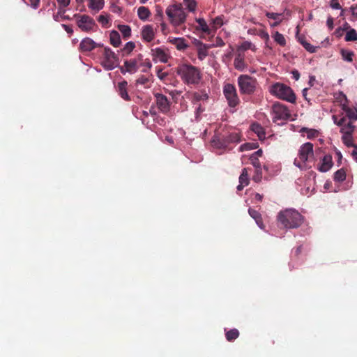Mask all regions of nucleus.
I'll return each mask as SVG.
<instances>
[{"label": "nucleus", "mask_w": 357, "mask_h": 357, "mask_svg": "<svg viewBox=\"0 0 357 357\" xmlns=\"http://www.w3.org/2000/svg\"><path fill=\"white\" fill-rule=\"evenodd\" d=\"M343 113L332 116L335 125L340 127V132L342 134L341 139L346 146H355L353 134L356 129L354 123L357 121V106H349L342 104Z\"/></svg>", "instance_id": "1"}, {"label": "nucleus", "mask_w": 357, "mask_h": 357, "mask_svg": "<svg viewBox=\"0 0 357 357\" xmlns=\"http://www.w3.org/2000/svg\"><path fill=\"white\" fill-rule=\"evenodd\" d=\"M278 222L285 229H296L303 222V216L296 210L287 208L278 214Z\"/></svg>", "instance_id": "2"}, {"label": "nucleus", "mask_w": 357, "mask_h": 357, "mask_svg": "<svg viewBox=\"0 0 357 357\" xmlns=\"http://www.w3.org/2000/svg\"><path fill=\"white\" fill-rule=\"evenodd\" d=\"M170 23L174 26H179L185 23L187 13L185 11L182 3H173L169 5L165 10Z\"/></svg>", "instance_id": "3"}, {"label": "nucleus", "mask_w": 357, "mask_h": 357, "mask_svg": "<svg viewBox=\"0 0 357 357\" xmlns=\"http://www.w3.org/2000/svg\"><path fill=\"white\" fill-rule=\"evenodd\" d=\"M239 141L240 136L238 133H218L213 136L211 143L213 146L218 149H225L230 144L238 143Z\"/></svg>", "instance_id": "4"}, {"label": "nucleus", "mask_w": 357, "mask_h": 357, "mask_svg": "<svg viewBox=\"0 0 357 357\" xmlns=\"http://www.w3.org/2000/svg\"><path fill=\"white\" fill-rule=\"evenodd\" d=\"M271 92L280 99L291 103L296 102V95L293 90L284 84L276 83L273 84L271 87Z\"/></svg>", "instance_id": "5"}, {"label": "nucleus", "mask_w": 357, "mask_h": 357, "mask_svg": "<svg viewBox=\"0 0 357 357\" xmlns=\"http://www.w3.org/2000/svg\"><path fill=\"white\" fill-rule=\"evenodd\" d=\"M313 144L310 142L303 144L298 151L299 159H295L294 164L300 169L304 167V164L313 156Z\"/></svg>", "instance_id": "6"}, {"label": "nucleus", "mask_w": 357, "mask_h": 357, "mask_svg": "<svg viewBox=\"0 0 357 357\" xmlns=\"http://www.w3.org/2000/svg\"><path fill=\"white\" fill-rule=\"evenodd\" d=\"M177 73L187 84H197L201 79L198 68H177Z\"/></svg>", "instance_id": "7"}, {"label": "nucleus", "mask_w": 357, "mask_h": 357, "mask_svg": "<svg viewBox=\"0 0 357 357\" xmlns=\"http://www.w3.org/2000/svg\"><path fill=\"white\" fill-rule=\"evenodd\" d=\"M76 24L82 31L89 32L94 30L96 27L95 20L87 15H75Z\"/></svg>", "instance_id": "8"}, {"label": "nucleus", "mask_w": 357, "mask_h": 357, "mask_svg": "<svg viewBox=\"0 0 357 357\" xmlns=\"http://www.w3.org/2000/svg\"><path fill=\"white\" fill-rule=\"evenodd\" d=\"M273 120L274 122L278 121H287L291 117V114L287 107L280 102H275L272 107Z\"/></svg>", "instance_id": "9"}, {"label": "nucleus", "mask_w": 357, "mask_h": 357, "mask_svg": "<svg viewBox=\"0 0 357 357\" xmlns=\"http://www.w3.org/2000/svg\"><path fill=\"white\" fill-rule=\"evenodd\" d=\"M238 86L242 93L250 94L255 91V80L248 75H241L238 77Z\"/></svg>", "instance_id": "10"}, {"label": "nucleus", "mask_w": 357, "mask_h": 357, "mask_svg": "<svg viewBox=\"0 0 357 357\" xmlns=\"http://www.w3.org/2000/svg\"><path fill=\"white\" fill-rule=\"evenodd\" d=\"M223 93L230 107H234L238 104L239 99L234 85L231 84H226L224 86Z\"/></svg>", "instance_id": "11"}, {"label": "nucleus", "mask_w": 357, "mask_h": 357, "mask_svg": "<svg viewBox=\"0 0 357 357\" xmlns=\"http://www.w3.org/2000/svg\"><path fill=\"white\" fill-rule=\"evenodd\" d=\"M155 98L156 105L160 111L162 113H167L169 111L170 107L169 101L167 98L162 94L157 93L155 95Z\"/></svg>", "instance_id": "12"}, {"label": "nucleus", "mask_w": 357, "mask_h": 357, "mask_svg": "<svg viewBox=\"0 0 357 357\" xmlns=\"http://www.w3.org/2000/svg\"><path fill=\"white\" fill-rule=\"evenodd\" d=\"M105 56L107 63L104 67H117L118 58L116 54L109 48L105 49Z\"/></svg>", "instance_id": "13"}, {"label": "nucleus", "mask_w": 357, "mask_h": 357, "mask_svg": "<svg viewBox=\"0 0 357 357\" xmlns=\"http://www.w3.org/2000/svg\"><path fill=\"white\" fill-rule=\"evenodd\" d=\"M102 45L97 44L93 39L90 38H84L80 44L79 48L82 52H90L94 50L96 47H100Z\"/></svg>", "instance_id": "14"}, {"label": "nucleus", "mask_w": 357, "mask_h": 357, "mask_svg": "<svg viewBox=\"0 0 357 357\" xmlns=\"http://www.w3.org/2000/svg\"><path fill=\"white\" fill-rule=\"evenodd\" d=\"M333 162L331 155H326L321 160V165L317 169L321 172H326L333 167Z\"/></svg>", "instance_id": "15"}, {"label": "nucleus", "mask_w": 357, "mask_h": 357, "mask_svg": "<svg viewBox=\"0 0 357 357\" xmlns=\"http://www.w3.org/2000/svg\"><path fill=\"white\" fill-rule=\"evenodd\" d=\"M152 56L155 62L166 63L168 61V55L160 48L152 50Z\"/></svg>", "instance_id": "16"}, {"label": "nucleus", "mask_w": 357, "mask_h": 357, "mask_svg": "<svg viewBox=\"0 0 357 357\" xmlns=\"http://www.w3.org/2000/svg\"><path fill=\"white\" fill-rule=\"evenodd\" d=\"M155 36V32L151 25H145L142 29V37L147 41L151 42Z\"/></svg>", "instance_id": "17"}, {"label": "nucleus", "mask_w": 357, "mask_h": 357, "mask_svg": "<svg viewBox=\"0 0 357 357\" xmlns=\"http://www.w3.org/2000/svg\"><path fill=\"white\" fill-rule=\"evenodd\" d=\"M128 82L122 81L118 84L117 91L120 96L125 100H130V96L127 92Z\"/></svg>", "instance_id": "18"}, {"label": "nucleus", "mask_w": 357, "mask_h": 357, "mask_svg": "<svg viewBox=\"0 0 357 357\" xmlns=\"http://www.w3.org/2000/svg\"><path fill=\"white\" fill-rule=\"evenodd\" d=\"M251 130L257 134L259 140H264L266 138L264 128L258 123H254L250 126Z\"/></svg>", "instance_id": "19"}, {"label": "nucleus", "mask_w": 357, "mask_h": 357, "mask_svg": "<svg viewBox=\"0 0 357 357\" xmlns=\"http://www.w3.org/2000/svg\"><path fill=\"white\" fill-rule=\"evenodd\" d=\"M104 0H89L88 7L91 10L98 13L104 8Z\"/></svg>", "instance_id": "20"}, {"label": "nucleus", "mask_w": 357, "mask_h": 357, "mask_svg": "<svg viewBox=\"0 0 357 357\" xmlns=\"http://www.w3.org/2000/svg\"><path fill=\"white\" fill-rule=\"evenodd\" d=\"M97 21L102 27L107 28L111 25L110 15L107 13H102L97 17Z\"/></svg>", "instance_id": "21"}, {"label": "nucleus", "mask_w": 357, "mask_h": 357, "mask_svg": "<svg viewBox=\"0 0 357 357\" xmlns=\"http://www.w3.org/2000/svg\"><path fill=\"white\" fill-rule=\"evenodd\" d=\"M169 41L175 45L178 50H183L188 47L185 40L183 38H169Z\"/></svg>", "instance_id": "22"}, {"label": "nucleus", "mask_w": 357, "mask_h": 357, "mask_svg": "<svg viewBox=\"0 0 357 357\" xmlns=\"http://www.w3.org/2000/svg\"><path fill=\"white\" fill-rule=\"evenodd\" d=\"M208 46L201 42H197V54L199 60H204L208 55Z\"/></svg>", "instance_id": "23"}, {"label": "nucleus", "mask_w": 357, "mask_h": 357, "mask_svg": "<svg viewBox=\"0 0 357 357\" xmlns=\"http://www.w3.org/2000/svg\"><path fill=\"white\" fill-rule=\"evenodd\" d=\"M109 40L110 43L115 47H118L121 45V40L120 34L117 31L112 30L110 31Z\"/></svg>", "instance_id": "24"}, {"label": "nucleus", "mask_w": 357, "mask_h": 357, "mask_svg": "<svg viewBox=\"0 0 357 357\" xmlns=\"http://www.w3.org/2000/svg\"><path fill=\"white\" fill-rule=\"evenodd\" d=\"M266 16L269 18L275 21L273 24H271V26H276L280 24L282 21V14L277 13H270L267 12L266 13Z\"/></svg>", "instance_id": "25"}, {"label": "nucleus", "mask_w": 357, "mask_h": 357, "mask_svg": "<svg viewBox=\"0 0 357 357\" xmlns=\"http://www.w3.org/2000/svg\"><path fill=\"white\" fill-rule=\"evenodd\" d=\"M137 15L141 20L146 21L150 17L151 12L148 8L140 6L137 9Z\"/></svg>", "instance_id": "26"}, {"label": "nucleus", "mask_w": 357, "mask_h": 357, "mask_svg": "<svg viewBox=\"0 0 357 357\" xmlns=\"http://www.w3.org/2000/svg\"><path fill=\"white\" fill-rule=\"evenodd\" d=\"M248 213H249L250 215L253 219L255 220L257 225L259 227L263 228V221H262V218H261L260 213L257 211L252 209V208H249Z\"/></svg>", "instance_id": "27"}, {"label": "nucleus", "mask_w": 357, "mask_h": 357, "mask_svg": "<svg viewBox=\"0 0 357 357\" xmlns=\"http://www.w3.org/2000/svg\"><path fill=\"white\" fill-rule=\"evenodd\" d=\"M347 174L344 168H341L334 173L333 179L335 182H343L346 179Z\"/></svg>", "instance_id": "28"}, {"label": "nucleus", "mask_w": 357, "mask_h": 357, "mask_svg": "<svg viewBox=\"0 0 357 357\" xmlns=\"http://www.w3.org/2000/svg\"><path fill=\"white\" fill-rule=\"evenodd\" d=\"M239 336V331L236 328L231 329L226 332L225 337L227 341L232 342Z\"/></svg>", "instance_id": "29"}, {"label": "nucleus", "mask_w": 357, "mask_h": 357, "mask_svg": "<svg viewBox=\"0 0 357 357\" xmlns=\"http://www.w3.org/2000/svg\"><path fill=\"white\" fill-rule=\"evenodd\" d=\"M118 29L121 31L124 38H128L131 36V28L130 26L125 24H119L118 26Z\"/></svg>", "instance_id": "30"}, {"label": "nucleus", "mask_w": 357, "mask_h": 357, "mask_svg": "<svg viewBox=\"0 0 357 357\" xmlns=\"http://www.w3.org/2000/svg\"><path fill=\"white\" fill-rule=\"evenodd\" d=\"M196 22L198 23L199 28L200 30H202L204 33H210L209 26H208V24L204 19L198 18V19H196Z\"/></svg>", "instance_id": "31"}, {"label": "nucleus", "mask_w": 357, "mask_h": 357, "mask_svg": "<svg viewBox=\"0 0 357 357\" xmlns=\"http://www.w3.org/2000/svg\"><path fill=\"white\" fill-rule=\"evenodd\" d=\"M344 40L347 42L349 41H356L357 40V32L354 29H350L347 31Z\"/></svg>", "instance_id": "32"}, {"label": "nucleus", "mask_w": 357, "mask_h": 357, "mask_svg": "<svg viewBox=\"0 0 357 357\" xmlns=\"http://www.w3.org/2000/svg\"><path fill=\"white\" fill-rule=\"evenodd\" d=\"M273 38L274 40L278 43L281 46H284L286 45V40L282 34L279 33L278 31H275L273 35Z\"/></svg>", "instance_id": "33"}, {"label": "nucleus", "mask_w": 357, "mask_h": 357, "mask_svg": "<svg viewBox=\"0 0 357 357\" xmlns=\"http://www.w3.org/2000/svg\"><path fill=\"white\" fill-rule=\"evenodd\" d=\"M248 50H251L255 52L256 50L255 45L252 44L250 41H244L239 46V50L246 51Z\"/></svg>", "instance_id": "34"}, {"label": "nucleus", "mask_w": 357, "mask_h": 357, "mask_svg": "<svg viewBox=\"0 0 357 357\" xmlns=\"http://www.w3.org/2000/svg\"><path fill=\"white\" fill-rule=\"evenodd\" d=\"M239 183L245 185L249 184V176L247 168H243L242 172L239 176Z\"/></svg>", "instance_id": "35"}, {"label": "nucleus", "mask_w": 357, "mask_h": 357, "mask_svg": "<svg viewBox=\"0 0 357 357\" xmlns=\"http://www.w3.org/2000/svg\"><path fill=\"white\" fill-rule=\"evenodd\" d=\"M183 4L189 12H195L197 8L195 0H183Z\"/></svg>", "instance_id": "36"}, {"label": "nucleus", "mask_w": 357, "mask_h": 357, "mask_svg": "<svg viewBox=\"0 0 357 357\" xmlns=\"http://www.w3.org/2000/svg\"><path fill=\"white\" fill-rule=\"evenodd\" d=\"M135 43L129 41L124 45L123 48L122 49V52L123 54H128L135 49Z\"/></svg>", "instance_id": "37"}, {"label": "nucleus", "mask_w": 357, "mask_h": 357, "mask_svg": "<svg viewBox=\"0 0 357 357\" xmlns=\"http://www.w3.org/2000/svg\"><path fill=\"white\" fill-rule=\"evenodd\" d=\"M224 24V19L222 16H218L213 20L212 27L214 29H217L222 26Z\"/></svg>", "instance_id": "38"}, {"label": "nucleus", "mask_w": 357, "mask_h": 357, "mask_svg": "<svg viewBox=\"0 0 357 357\" xmlns=\"http://www.w3.org/2000/svg\"><path fill=\"white\" fill-rule=\"evenodd\" d=\"M302 130H303V132H305L307 133V137L309 139L316 137L318 135V131L314 129H309V128H303L302 129Z\"/></svg>", "instance_id": "39"}, {"label": "nucleus", "mask_w": 357, "mask_h": 357, "mask_svg": "<svg viewBox=\"0 0 357 357\" xmlns=\"http://www.w3.org/2000/svg\"><path fill=\"white\" fill-rule=\"evenodd\" d=\"M156 70L157 75L160 78V79L167 81L168 73L164 70L165 68H156Z\"/></svg>", "instance_id": "40"}, {"label": "nucleus", "mask_w": 357, "mask_h": 357, "mask_svg": "<svg viewBox=\"0 0 357 357\" xmlns=\"http://www.w3.org/2000/svg\"><path fill=\"white\" fill-rule=\"evenodd\" d=\"M262 178L261 168H257L255 174L252 176V180L256 183H259Z\"/></svg>", "instance_id": "41"}, {"label": "nucleus", "mask_w": 357, "mask_h": 357, "mask_svg": "<svg viewBox=\"0 0 357 357\" xmlns=\"http://www.w3.org/2000/svg\"><path fill=\"white\" fill-rule=\"evenodd\" d=\"M250 163L255 167V169L261 168L259 158L252 155L250 157Z\"/></svg>", "instance_id": "42"}, {"label": "nucleus", "mask_w": 357, "mask_h": 357, "mask_svg": "<svg viewBox=\"0 0 357 357\" xmlns=\"http://www.w3.org/2000/svg\"><path fill=\"white\" fill-rule=\"evenodd\" d=\"M342 58L344 59V60H345V61H352L353 53L351 52L347 51V50H342Z\"/></svg>", "instance_id": "43"}, {"label": "nucleus", "mask_w": 357, "mask_h": 357, "mask_svg": "<svg viewBox=\"0 0 357 357\" xmlns=\"http://www.w3.org/2000/svg\"><path fill=\"white\" fill-rule=\"evenodd\" d=\"M304 47L310 52H316V49L317 47L312 45L311 44L308 43H303Z\"/></svg>", "instance_id": "44"}, {"label": "nucleus", "mask_w": 357, "mask_h": 357, "mask_svg": "<svg viewBox=\"0 0 357 357\" xmlns=\"http://www.w3.org/2000/svg\"><path fill=\"white\" fill-rule=\"evenodd\" d=\"M60 7L66 8L69 6L70 0H56Z\"/></svg>", "instance_id": "45"}, {"label": "nucleus", "mask_w": 357, "mask_h": 357, "mask_svg": "<svg viewBox=\"0 0 357 357\" xmlns=\"http://www.w3.org/2000/svg\"><path fill=\"white\" fill-rule=\"evenodd\" d=\"M330 6L333 9H341L338 0H331Z\"/></svg>", "instance_id": "46"}, {"label": "nucleus", "mask_w": 357, "mask_h": 357, "mask_svg": "<svg viewBox=\"0 0 357 357\" xmlns=\"http://www.w3.org/2000/svg\"><path fill=\"white\" fill-rule=\"evenodd\" d=\"M326 25L330 30H332L334 27V21L332 17L329 16L326 20Z\"/></svg>", "instance_id": "47"}, {"label": "nucleus", "mask_w": 357, "mask_h": 357, "mask_svg": "<svg viewBox=\"0 0 357 357\" xmlns=\"http://www.w3.org/2000/svg\"><path fill=\"white\" fill-rule=\"evenodd\" d=\"M137 84L145 85L149 82V79L144 77H139L137 79Z\"/></svg>", "instance_id": "48"}, {"label": "nucleus", "mask_w": 357, "mask_h": 357, "mask_svg": "<svg viewBox=\"0 0 357 357\" xmlns=\"http://www.w3.org/2000/svg\"><path fill=\"white\" fill-rule=\"evenodd\" d=\"M351 28H350V26L349 25V24L347 22L344 23L342 26V27H340L338 29H337V32L338 31H344V30H349Z\"/></svg>", "instance_id": "49"}, {"label": "nucleus", "mask_w": 357, "mask_h": 357, "mask_svg": "<svg viewBox=\"0 0 357 357\" xmlns=\"http://www.w3.org/2000/svg\"><path fill=\"white\" fill-rule=\"evenodd\" d=\"M354 149L351 152V155L354 160L357 162V145L355 144V146H353Z\"/></svg>", "instance_id": "50"}, {"label": "nucleus", "mask_w": 357, "mask_h": 357, "mask_svg": "<svg viewBox=\"0 0 357 357\" xmlns=\"http://www.w3.org/2000/svg\"><path fill=\"white\" fill-rule=\"evenodd\" d=\"M259 36L261 38L264 39L266 41L269 40V35L268 34L267 32L261 31L259 33Z\"/></svg>", "instance_id": "51"}, {"label": "nucleus", "mask_w": 357, "mask_h": 357, "mask_svg": "<svg viewBox=\"0 0 357 357\" xmlns=\"http://www.w3.org/2000/svg\"><path fill=\"white\" fill-rule=\"evenodd\" d=\"M203 96H204L205 98H207V95H206V94L203 95ZM194 98H195L196 100H200L201 99H202V95H200V94H199V93H195V94H194Z\"/></svg>", "instance_id": "52"}, {"label": "nucleus", "mask_w": 357, "mask_h": 357, "mask_svg": "<svg viewBox=\"0 0 357 357\" xmlns=\"http://www.w3.org/2000/svg\"><path fill=\"white\" fill-rule=\"evenodd\" d=\"M31 6L33 8H37L40 2V0H30Z\"/></svg>", "instance_id": "53"}, {"label": "nucleus", "mask_w": 357, "mask_h": 357, "mask_svg": "<svg viewBox=\"0 0 357 357\" xmlns=\"http://www.w3.org/2000/svg\"><path fill=\"white\" fill-rule=\"evenodd\" d=\"M352 15L357 18V4L351 8Z\"/></svg>", "instance_id": "54"}, {"label": "nucleus", "mask_w": 357, "mask_h": 357, "mask_svg": "<svg viewBox=\"0 0 357 357\" xmlns=\"http://www.w3.org/2000/svg\"><path fill=\"white\" fill-rule=\"evenodd\" d=\"M292 75H293V77L296 80H298L299 79V77H300V74H299V73L297 70H293L292 71Z\"/></svg>", "instance_id": "55"}, {"label": "nucleus", "mask_w": 357, "mask_h": 357, "mask_svg": "<svg viewBox=\"0 0 357 357\" xmlns=\"http://www.w3.org/2000/svg\"><path fill=\"white\" fill-rule=\"evenodd\" d=\"M262 153H263L262 150L261 149H259L257 151H255L254 153H252V155L259 158V157L262 155Z\"/></svg>", "instance_id": "56"}, {"label": "nucleus", "mask_w": 357, "mask_h": 357, "mask_svg": "<svg viewBox=\"0 0 357 357\" xmlns=\"http://www.w3.org/2000/svg\"><path fill=\"white\" fill-rule=\"evenodd\" d=\"M314 81H315V77L313 75L310 76L309 84L310 86H313Z\"/></svg>", "instance_id": "57"}, {"label": "nucleus", "mask_w": 357, "mask_h": 357, "mask_svg": "<svg viewBox=\"0 0 357 357\" xmlns=\"http://www.w3.org/2000/svg\"><path fill=\"white\" fill-rule=\"evenodd\" d=\"M255 198L256 200L259 201V202H261L262 201V199H263V196L259 193H256L255 194Z\"/></svg>", "instance_id": "58"}, {"label": "nucleus", "mask_w": 357, "mask_h": 357, "mask_svg": "<svg viewBox=\"0 0 357 357\" xmlns=\"http://www.w3.org/2000/svg\"><path fill=\"white\" fill-rule=\"evenodd\" d=\"M307 90L308 89L307 88H305L303 91H302V93H303V96L304 97V98L307 100L309 102V100L307 99Z\"/></svg>", "instance_id": "59"}, {"label": "nucleus", "mask_w": 357, "mask_h": 357, "mask_svg": "<svg viewBox=\"0 0 357 357\" xmlns=\"http://www.w3.org/2000/svg\"><path fill=\"white\" fill-rule=\"evenodd\" d=\"M302 252V245H300L298 247L296 248V250H295V254L296 255H299Z\"/></svg>", "instance_id": "60"}, {"label": "nucleus", "mask_w": 357, "mask_h": 357, "mask_svg": "<svg viewBox=\"0 0 357 357\" xmlns=\"http://www.w3.org/2000/svg\"><path fill=\"white\" fill-rule=\"evenodd\" d=\"M241 59L237 58L235 59V67H241Z\"/></svg>", "instance_id": "61"}, {"label": "nucleus", "mask_w": 357, "mask_h": 357, "mask_svg": "<svg viewBox=\"0 0 357 357\" xmlns=\"http://www.w3.org/2000/svg\"><path fill=\"white\" fill-rule=\"evenodd\" d=\"M247 185H245V184L240 183H239L238 185V186H237V188H237V190H238V191H241V190L243 189V188H244L245 186H247Z\"/></svg>", "instance_id": "62"}, {"label": "nucleus", "mask_w": 357, "mask_h": 357, "mask_svg": "<svg viewBox=\"0 0 357 357\" xmlns=\"http://www.w3.org/2000/svg\"><path fill=\"white\" fill-rule=\"evenodd\" d=\"M121 72L122 73L125 74L126 72H132L131 70H132L133 68H121Z\"/></svg>", "instance_id": "63"}, {"label": "nucleus", "mask_w": 357, "mask_h": 357, "mask_svg": "<svg viewBox=\"0 0 357 357\" xmlns=\"http://www.w3.org/2000/svg\"><path fill=\"white\" fill-rule=\"evenodd\" d=\"M337 155L338 156V162H341V160H342V155L341 154V153L340 151H337Z\"/></svg>", "instance_id": "64"}]
</instances>
